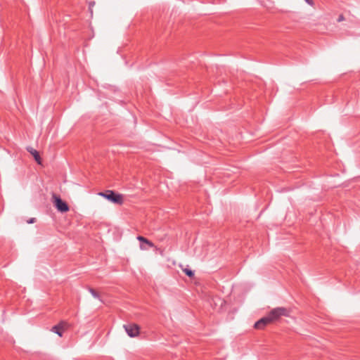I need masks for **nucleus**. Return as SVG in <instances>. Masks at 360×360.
Listing matches in <instances>:
<instances>
[{"label": "nucleus", "mask_w": 360, "mask_h": 360, "mask_svg": "<svg viewBox=\"0 0 360 360\" xmlns=\"http://www.w3.org/2000/svg\"><path fill=\"white\" fill-rule=\"evenodd\" d=\"M223 177L224 178H233V176H231V174L230 173H224Z\"/></svg>", "instance_id": "11"}, {"label": "nucleus", "mask_w": 360, "mask_h": 360, "mask_svg": "<svg viewBox=\"0 0 360 360\" xmlns=\"http://www.w3.org/2000/svg\"><path fill=\"white\" fill-rule=\"evenodd\" d=\"M27 150L33 155L35 161L40 165L41 163V159L39 152L32 148H27Z\"/></svg>", "instance_id": "8"}, {"label": "nucleus", "mask_w": 360, "mask_h": 360, "mask_svg": "<svg viewBox=\"0 0 360 360\" xmlns=\"http://www.w3.org/2000/svg\"><path fill=\"white\" fill-rule=\"evenodd\" d=\"M220 301V307L222 308L224 307V305L226 304V302L224 300H219Z\"/></svg>", "instance_id": "13"}, {"label": "nucleus", "mask_w": 360, "mask_h": 360, "mask_svg": "<svg viewBox=\"0 0 360 360\" xmlns=\"http://www.w3.org/2000/svg\"><path fill=\"white\" fill-rule=\"evenodd\" d=\"M183 271L189 277L193 276V272L188 269H183Z\"/></svg>", "instance_id": "9"}, {"label": "nucleus", "mask_w": 360, "mask_h": 360, "mask_svg": "<svg viewBox=\"0 0 360 360\" xmlns=\"http://www.w3.org/2000/svg\"><path fill=\"white\" fill-rule=\"evenodd\" d=\"M52 198L53 202L58 211L61 212H65L69 210L68 205L65 202L63 201L59 196L53 195Z\"/></svg>", "instance_id": "4"}, {"label": "nucleus", "mask_w": 360, "mask_h": 360, "mask_svg": "<svg viewBox=\"0 0 360 360\" xmlns=\"http://www.w3.org/2000/svg\"><path fill=\"white\" fill-rule=\"evenodd\" d=\"M100 195L104 197L113 203L122 205L123 203V195L116 193L112 191H106L99 193Z\"/></svg>", "instance_id": "2"}, {"label": "nucleus", "mask_w": 360, "mask_h": 360, "mask_svg": "<svg viewBox=\"0 0 360 360\" xmlns=\"http://www.w3.org/2000/svg\"><path fill=\"white\" fill-rule=\"evenodd\" d=\"M91 294L94 297H98V294L97 292H96L93 289H90L89 290Z\"/></svg>", "instance_id": "10"}, {"label": "nucleus", "mask_w": 360, "mask_h": 360, "mask_svg": "<svg viewBox=\"0 0 360 360\" xmlns=\"http://www.w3.org/2000/svg\"><path fill=\"white\" fill-rule=\"evenodd\" d=\"M137 240L141 242L139 248L142 251H146L148 250V247H150V248L155 247L154 244L151 241H150L149 240H148L146 238H145L143 236H138Z\"/></svg>", "instance_id": "5"}, {"label": "nucleus", "mask_w": 360, "mask_h": 360, "mask_svg": "<svg viewBox=\"0 0 360 360\" xmlns=\"http://www.w3.org/2000/svg\"><path fill=\"white\" fill-rule=\"evenodd\" d=\"M271 320L269 318V315H267L265 317L259 319L257 322L255 324V328L257 329H262L266 325L271 323Z\"/></svg>", "instance_id": "6"}, {"label": "nucleus", "mask_w": 360, "mask_h": 360, "mask_svg": "<svg viewBox=\"0 0 360 360\" xmlns=\"http://www.w3.org/2000/svg\"><path fill=\"white\" fill-rule=\"evenodd\" d=\"M309 5L313 6L314 5V3L313 0H304Z\"/></svg>", "instance_id": "12"}, {"label": "nucleus", "mask_w": 360, "mask_h": 360, "mask_svg": "<svg viewBox=\"0 0 360 360\" xmlns=\"http://www.w3.org/2000/svg\"><path fill=\"white\" fill-rule=\"evenodd\" d=\"M123 328L130 338H136L140 334V327L136 323L124 325Z\"/></svg>", "instance_id": "3"}, {"label": "nucleus", "mask_w": 360, "mask_h": 360, "mask_svg": "<svg viewBox=\"0 0 360 360\" xmlns=\"http://www.w3.org/2000/svg\"><path fill=\"white\" fill-rule=\"evenodd\" d=\"M290 310L285 307H276L271 309L268 314L271 321L278 320L281 316H290Z\"/></svg>", "instance_id": "1"}, {"label": "nucleus", "mask_w": 360, "mask_h": 360, "mask_svg": "<svg viewBox=\"0 0 360 360\" xmlns=\"http://www.w3.org/2000/svg\"><path fill=\"white\" fill-rule=\"evenodd\" d=\"M64 330L65 324L63 323H60L58 325L54 326L51 329V331L58 334L60 337H62Z\"/></svg>", "instance_id": "7"}, {"label": "nucleus", "mask_w": 360, "mask_h": 360, "mask_svg": "<svg viewBox=\"0 0 360 360\" xmlns=\"http://www.w3.org/2000/svg\"><path fill=\"white\" fill-rule=\"evenodd\" d=\"M34 221V218H32V219H31L28 222H29V223H33Z\"/></svg>", "instance_id": "14"}, {"label": "nucleus", "mask_w": 360, "mask_h": 360, "mask_svg": "<svg viewBox=\"0 0 360 360\" xmlns=\"http://www.w3.org/2000/svg\"><path fill=\"white\" fill-rule=\"evenodd\" d=\"M342 19H343V16H342V15H340V16L339 17V21L342 20Z\"/></svg>", "instance_id": "15"}]
</instances>
